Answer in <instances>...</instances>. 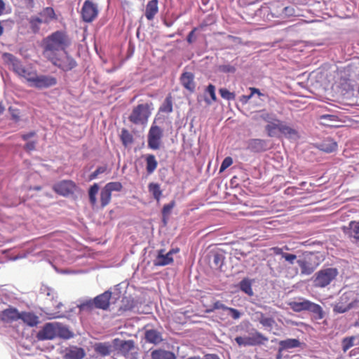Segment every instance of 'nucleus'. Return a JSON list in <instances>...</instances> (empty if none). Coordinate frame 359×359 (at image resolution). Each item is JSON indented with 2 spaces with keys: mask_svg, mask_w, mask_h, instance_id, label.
Wrapping results in <instances>:
<instances>
[{
  "mask_svg": "<svg viewBox=\"0 0 359 359\" xmlns=\"http://www.w3.org/2000/svg\"><path fill=\"white\" fill-rule=\"evenodd\" d=\"M71 45V40L65 31L57 30L46 37L41 42L43 53L65 52Z\"/></svg>",
  "mask_w": 359,
  "mask_h": 359,
  "instance_id": "1",
  "label": "nucleus"
},
{
  "mask_svg": "<svg viewBox=\"0 0 359 359\" xmlns=\"http://www.w3.org/2000/svg\"><path fill=\"white\" fill-rule=\"evenodd\" d=\"M322 261L318 252L305 251L298 256L297 263L302 276L311 275Z\"/></svg>",
  "mask_w": 359,
  "mask_h": 359,
  "instance_id": "2",
  "label": "nucleus"
},
{
  "mask_svg": "<svg viewBox=\"0 0 359 359\" xmlns=\"http://www.w3.org/2000/svg\"><path fill=\"white\" fill-rule=\"evenodd\" d=\"M338 274V269L335 267L323 268L312 277L313 285L316 287L324 288L329 285Z\"/></svg>",
  "mask_w": 359,
  "mask_h": 359,
  "instance_id": "3",
  "label": "nucleus"
},
{
  "mask_svg": "<svg viewBox=\"0 0 359 359\" xmlns=\"http://www.w3.org/2000/svg\"><path fill=\"white\" fill-rule=\"evenodd\" d=\"M152 102L139 104L135 107L128 116V120L135 125H143L147 123L153 109Z\"/></svg>",
  "mask_w": 359,
  "mask_h": 359,
  "instance_id": "4",
  "label": "nucleus"
},
{
  "mask_svg": "<svg viewBox=\"0 0 359 359\" xmlns=\"http://www.w3.org/2000/svg\"><path fill=\"white\" fill-rule=\"evenodd\" d=\"M30 86L39 90L47 89L57 85L56 77L49 74H37L35 72L34 76L27 77Z\"/></svg>",
  "mask_w": 359,
  "mask_h": 359,
  "instance_id": "5",
  "label": "nucleus"
},
{
  "mask_svg": "<svg viewBox=\"0 0 359 359\" xmlns=\"http://www.w3.org/2000/svg\"><path fill=\"white\" fill-rule=\"evenodd\" d=\"M259 118L267 124L264 126V130L269 137L276 136L275 129L276 126L280 121L277 115L273 112H269L265 109L259 111Z\"/></svg>",
  "mask_w": 359,
  "mask_h": 359,
  "instance_id": "6",
  "label": "nucleus"
},
{
  "mask_svg": "<svg viewBox=\"0 0 359 359\" xmlns=\"http://www.w3.org/2000/svg\"><path fill=\"white\" fill-rule=\"evenodd\" d=\"M163 136V129L155 124L151 126L147 135V147L152 150L159 149Z\"/></svg>",
  "mask_w": 359,
  "mask_h": 359,
  "instance_id": "7",
  "label": "nucleus"
},
{
  "mask_svg": "<svg viewBox=\"0 0 359 359\" xmlns=\"http://www.w3.org/2000/svg\"><path fill=\"white\" fill-rule=\"evenodd\" d=\"M2 58L6 64L11 66V69L13 72L27 81L28 76H25L26 67L23 65L20 59L10 53H4Z\"/></svg>",
  "mask_w": 359,
  "mask_h": 359,
  "instance_id": "8",
  "label": "nucleus"
},
{
  "mask_svg": "<svg viewBox=\"0 0 359 359\" xmlns=\"http://www.w3.org/2000/svg\"><path fill=\"white\" fill-rule=\"evenodd\" d=\"M76 188V184L72 180H63L53 186V190L58 195L68 197L72 195Z\"/></svg>",
  "mask_w": 359,
  "mask_h": 359,
  "instance_id": "9",
  "label": "nucleus"
},
{
  "mask_svg": "<svg viewBox=\"0 0 359 359\" xmlns=\"http://www.w3.org/2000/svg\"><path fill=\"white\" fill-rule=\"evenodd\" d=\"M57 322L46 323L37 332L36 338L39 341L53 340L57 338L56 326Z\"/></svg>",
  "mask_w": 359,
  "mask_h": 359,
  "instance_id": "10",
  "label": "nucleus"
},
{
  "mask_svg": "<svg viewBox=\"0 0 359 359\" xmlns=\"http://www.w3.org/2000/svg\"><path fill=\"white\" fill-rule=\"evenodd\" d=\"M81 17L84 22H91L98 15L97 4L90 0H86L81 8Z\"/></svg>",
  "mask_w": 359,
  "mask_h": 359,
  "instance_id": "11",
  "label": "nucleus"
},
{
  "mask_svg": "<svg viewBox=\"0 0 359 359\" xmlns=\"http://www.w3.org/2000/svg\"><path fill=\"white\" fill-rule=\"evenodd\" d=\"M269 143V141L267 140L259 138L250 139L247 142L246 149L252 153H263L270 149Z\"/></svg>",
  "mask_w": 359,
  "mask_h": 359,
  "instance_id": "12",
  "label": "nucleus"
},
{
  "mask_svg": "<svg viewBox=\"0 0 359 359\" xmlns=\"http://www.w3.org/2000/svg\"><path fill=\"white\" fill-rule=\"evenodd\" d=\"M275 134L274 137H278L279 134L290 140H296L299 137L298 131L281 120L276 127Z\"/></svg>",
  "mask_w": 359,
  "mask_h": 359,
  "instance_id": "13",
  "label": "nucleus"
},
{
  "mask_svg": "<svg viewBox=\"0 0 359 359\" xmlns=\"http://www.w3.org/2000/svg\"><path fill=\"white\" fill-rule=\"evenodd\" d=\"M114 351L126 355L128 353L135 347V342L132 339L123 340L119 338H115L112 340Z\"/></svg>",
  "mask_w": 359,
  "mask_h": 359,
  "instance_id": "14",
  "label": "nucleus"
},
{
  "mask_svg": "<svg viewBox=\"0 0 359 359\" xmlns=\"http://www.w3.org/2000/svg\"><path fill=\"white\" fill-rule=\"evenodd\" d=\"M343 232L346 235L351 242L359 244V220H353L348 223V226L343 227Z\"/></svg>",
  "mask_w": 359,
  "mask_h": 359,
  "instance_id": "15",
  "label": "nucleus"
},
{
  "mask_svg": "<svg viewBox=\"0 0 359 359\" xmlns=\"http://www.w3.org/2000/svg\"><path fill=\"white\" fill-rule=\"evenodd\" d=\"M20 313L17 308L9 306L1 311L0 319L7 323L18 321L20 318Z\"/></svg>",
  "mask_w": 359,
  "mask_h": 359,
  "instance_id": "16",
  "label": "nucleus"
},
{
  "mask_svg": "<svg viewBox=\"0 0 359 359\" xmlns=\"http://www.w3.org/2000/svg\"><path fill=\"white\" fill-rule=\"evenodd\" d=\"M315 147L318 149L330 154L337 150V142L331 137H326L318 142L315 143Z\"/></svg>",
  "mask_w": 359,
  "mask_h": 359,
  "instance_id": "17",
  "label": "nucleus"
},
{
  "mask_svg": "<svg viewBox=\"0 0 359 359\" xmlns=\"http://www.w3.org/2000/svg\"><path fill=\"white\" fill-rule=\"evenodd\" d=\"M110 297L111 294L109 293V290H106L103 293L94 297L93 304L95 306V309H102L103 311L108 310L110 304H111Z\"/></svg>",
  "mask_w": 359,
  "mask_h": 359,
  "instance_id": "18",
  "label": "nucleus"
},
{
  "mask_svg": "<svg viewBox=\"0 0 359 359\" xmlns=\"http://www.w3.org/2000/svg\"><path fill=\"white\" fill-rule=\"evenodd\" d=\"M63 53L65 56L62 57L61 62L58 65V69L65 72H68L76 67L78 64L67 50Z\"/></svg>",
  "mask_w": 359,
  "mask_h": 359,
  "instance_id": "19",
  "label": "nucleus"
},
{
  "mask_svg": "<svg viewBox=\"0 0 359 359\" xmlns=\"http://www.w3.org/2000/svg\"><path fill=\"white\" fill-rule=\"evenodd\" d=\"M85 356L86 351L83 348L72 346L66 348L63 359H83Z\"/></svg>",
  "mask_w": 359,
  "mask_h": 359,
  "instance_id": "20",
  "label": "nucleus"
},
{
  "mask_svg": "<svg viewBox=\"0 0 359 359\" xmlns=\"http://www.w3.org/2000/svg\"><path fill=\"white\" fill-rule=\"evenodd\" d=\"M180 83L182 86L190 93H194L196 89L194 75L189 72H184L180 76Z\"/></svg>",
  "mask_w": 359,
  "mask_h": 359,
  "instance_id": "21",
  "label": "nucleus"
},
{
  "mask_svg": "<svg viewBox=\"0 0 359 359\" xmlns=\"http://www.w3.org/2000/svg\"><path fill=\"white\" fill-rule=\"evenodd\" d=\"M288 247L287 245H285L282 248L279 247H274L272 248V250L276 255H280L283 259H285V262H287L290 264H294L295 261L297 262V259H298L299 255H296L293 253H288L285 252V250H288Z\"/></svg>",
  "mask_w": 359,
  "mask_h": 359,
  "instance_id": "22",
  "label": "nucleus"
},
{
  "mask_svg": "<svg viewBox=\"0 0 359 359\" xmlns=\"http://www.w3.org/2000/svg\"><path fill=\"white\" fill-rule=\"evenodd\" d=\"M173 257L170 254L165 253L164 249H160L157 251V255L153 263L156 266H164L173 262Z\"/></svg>",
  "mask_w": 359,
  "mask_h": 359,
  "instance_id": "23",
  "label": "nucleus"
},
{
  "mask_svg": "<svg viewBox=\"0 0 359 359\" xmlns=\"http://www.w3.org/2000/svg\"><path fill=\"white\" fill-rule=\"evenodd\" d=\"M277 8H280L279 11H273V15L276 18H285L291 16H294L295 8L292 6H285L282 3L278 2L276 4Z\"/></svg>",
  "mask_w": 359,
  "mask_h": 359,
  "instance_id": "24",
  "label": "nucleus"
},
{
  "mask_svg": "<svg viewBox=\"0 0 359 359\" xmlns=\"http://www.w3.org/2000/svg\"><path fill=\"white\" fill-rule=\"evenodd\" d=\"M210 266L212 269L222 271L225 256L222 252H213L210 255Z\"/></svg>",
  "mask_w": 359,
  "mask_h": 359,
  "instance_id": "25",
  "label": "nucleus"
},
{
  "mask_svg": "<svg viewBox=\"0 0 359 359\" xmlns=\"http://www.w3.org/2000/svg\"><path fill=\"white\" fill-rule=\"evenodd\" d=\"M138 300L131 296H124L121 299V309L123 311H131L133 312H140Z\"/></svg>",
  "mask_w": 359,
  "mask_h": 359,
  "instance_id": "26",
  "label": "nucleus"
},
{
  "mask_svg": "<svg viewBox=\"0 0 359 359\" xmlns=\"http://www.w3.org/2000/svg\"><path fill=\"white\" fill-rule=\"evenodd\" d=\"M93 349L101 357L108 356L114 351L112 342H97L94 344Z\"/></svg>",
  "mask_w": 359,
  "mask_h": 359,
  "instance_id": "27",
  "label": "nucleus"
},
{
  "mask_svg": "<svg viewBox=\"0 0 359 359\" xmlns=\"http://www.w3.org/2000/svg\"><path fill=\"white\" fill-rule=\"evenodd\" d=\"M254 282V279L245 277L238 283L237 287L238 290L245 294L249 297H252L254 295L252 290V284Z\"/></svg>",
  "mask_w": 359,
  "mask_h": 359,
  "instance_id": "28",
  "label": "nucleus"
},
{
  "mask_svg": "<svg viewBox=\"0 0 359 359\" xmlns=\"http://www.w3.org/2000/svg\"><path fill=\"white\" fill-rule=\"evenodd\" d=\"M144 339L147 342L158 344L163 341L161 333L156 329L147 330L144 332Z\"/></svg>",
  "mask_w": 359,
  "mask_h": 359,
  "instance_id": "29",
  "label": "nucleus"
},
{
  "mask_svg": "<svg viewBox=\"0 0 359 359\" xmlns=\"http://www.w3.org/2000/svg\"><path fill=\"white\" fill-rule=\"evenodd\" d=\"M40 295L46 296L47 299L53 302V306H55L57 309H59L61 306H62V304L61 302H58L56 305H55V302H56V299L57 298V294L53 289L47 286H42L40 289Z\"/></svg>",
  "mask_w": 359,
  "mask_h": 359,
  "instance_id": "30",
  "label": "nucleus"
},
{
  "mask_svg": "<svg viewBox=\"0 0 359 359\" xmlns=\"http://www.w3.org/2000/svg\"><path fill=\"white\" fill-rule=\"evenodd\" d=\"M278 346L285 351H289L291 349L301 347L302 342L297 338H287L285 339L280 340L278 342Z\"/></svg>",
  "mask_w": 359,
  "mask_h": 359,
  "instance_id": "31",
  "label": "nucleus"
},
{
  "mask_svg": "<svg viewBox=\"0 0 359 359\" xmlns=\"http://www.w3.org/2000/svg\"><path fill=\"white\" fill-rule=\"evenodd\" d=\"M339 302L343 305L348 306L351 304L353 308L357 306L359 303V300L356 298L355 294L352 291L344 292L339 299Z\"/></svg>",
  "mask_w": 359,
  "mask_h": 359,
  "instance_id": "32",
  "label": "nucleus"
},
{
  "mask_svg": "<svg viewBox=\"0 0 359 359\" xmlns=\"http://www.w3.org/2000/svg\"><path fill=\"white\" fill-rule=\"evenodd\" d=\"M20 320L29 327H35L39 323V317L32 312L21 311Z\"/></svg>",
  "mask_w": 359,
  "mask_h": 359,
  "instance_id": "33",
  "label": "nucleus"
},
{
  "mask_svg": "<svg viewBox=\"0 0 359 359\" xmlns=\"http://www.w3.org/2000/svg\"><path fill=\"white\" fill-rule=\"evenodd\" d=\"M158 0H150L146 5L144 15L148 20H152L158 12Z\"/></svg>",
  "mask_w": 359,
  "mask_h": 359,
  "instance_id": "34",
  "label": "nucleus"
},
{
  "mask_svg": "<svg viewBox=\"0 0 359 359\" xmlns=\"http://www.w3.org/2000/svg\"><path fill=\"white\" fill-rule=\"evenodd\" d=\"M307 311L311 312L316 320H322L325 317V312L322 306L309 300L307 306Z\"/></svg>",
  "mask_w": 359,
  "mask_h": 359,
  "instance_id": "35",
  "label": "nucleus"
},
{
  "mask_svg": "<svg viewBox=\"0 0 359 359\" xmlns=\"http://www.w3.org/2000/svg\"><path fill=\"white\" fill-rule=\"evenodd\" d=\"M152 359H177L176 355L170 351L162 348L154 350L151 353Z\"/></svg>",
  "mask_w": 359,
  "mask_h": 359,
  "instance_id": "36",
  "label": "nucleus"
},
{
  "mask_svg": "<svg viewBox=\"0 0 359 359\" xmlns=\"http://www.w3.org/2000/svg\"><path fill=\"white\" fill-rule=\"evenodd\" d=\"M146 163V171L148 175L152 174L158 166V161L154 154H148L144 156Z\"/></svg>",
  "mask_w": 359,
  "mask_h": 359,
  "instance_id": "37",
  "label": "nucleus"
},
{
  "mask_svg": "<svg viewBox=\"0 0 359 359\" xmlns=\"http://www.w3.org/2000/svg\"><path fill=\"white\" fill-rule=\"evenodd\" d=\"M56 332H57V337L64 339H69L74 337V334L69 329L62 324L57 322V325L56 326Z\"/></svg>",
  "mask_w": 359,
  "mask_h": 359,
  "instance_id": "38",
  "label": "nucleus"
},
{
  "mask_svg": "<svg viewBox=\"0 0 359 359\" xmlns=\"http://www.w3.org/2000/svg\"><path fill=\"white\" fill-rule=\"evenodd\" d=\"M251 339L252 346L264 345L269 340L267 337L257 330H255V332L251 334Z\"/></svg>",
  "mask_w": 359,
  "mask_h": 359,
  "instance_id": "39",
  "label": "nucleus"
},
{
  "mask_svg": "<svg viewBox=\"0 0 359 359\" xmlns=\"http://www.w3.org/2000/svg\"><path fill=\"white\" fill-rule=\"evenodd\" d=\"M321 123L328 127H334V123L339 121V118L335 114H325L319 116Z\"/></svg>",
  "mask_w": 359,
  "mask_h": 359,
  "instance_id": "40",
  "label": "nucleus"
},
{
  "mask_svg": "<svg viewBox=\"0 0 359 359\" xmlns=\"http://www.w3.org/2000/svg\"><path fill=\"white\" fill-rule=\"evenodd\" d=\"M123 287L121 284H118L109 290L111 294L110 300L111 304H116L118 300L123 297Z\"/></svg>",
  "mask_w": 359,
  "mask_h": 359,
  "instance_id": "41",
  "label": "nucleus"
},
{
  "mask_svg": "<svg viewBox=\"0 0 359 359\" xmlns=\"http://www.w3.org/2000/svg\"><path fill=\"white\" fill-rule=\"evenodd\" d=\"M148 190L156 201H160L162 196V190L161 189L159 184L156 182H150L148 185Z\"/></svg>",
  "mask_w": 359,
  "mask_h": 359,
  "instance_id": "42",
  "label": "nucleus"
},
{
  "mask_svg": "<svg viewBox=\"0 0 359 359\" xmlns=\"http://www.w3.org/2000/svg\"><path fill=\"white\" fill-rule=\"evenodd\" d=\"M40 15L44 18L43 22L48 23L52 20H56L57 17L52 7H46L41 12Z\"/></svg>",
  "mask_w": 359,
  "mask_h": 359,
  "instance_id": "43",
  "label": "nucleus"
},
{
  "mask_svg": "<svg viewBox=\"0 0 359 359\" xmlns=\"http://www.w3.org/2000/svg\"><path fill=\"white\" fill-rule=\"evenodd\" d=\"M93 302V298L79 299L77 306L80 311H90L93 309H95V306H94Z\"/></svg>",
  "mask_w": 359,
  "mask_h": 359,
  "instance_id": "44",
  "label": "nucleus"
},
{
  "mask_svg": "<svg viewBox=\"0 0 359 359\" xmlns=\"http://www.w3.org/2000/svg\"><path fill=\"white\" fill-rule=\"evenodd\" d=\"M309 300L303 299L302 302H291L289 303L290 309L294 312L307 311Z\"/></svg>",
  "mask_w": 359,
  "mask_h": 359,
  "instance_id": "45",
  "label": "nucleus"
},
{
  "mask_svg": "<svg viewBox=\"0 0 359 359\" xmlns=\"http://www.w3.org/2000/svg\"><path fill=\"white\" fill-rule=\"evenodd\" d=\"M43 22L41 18L38 16H32L29 19V27L34 34H36L40 30V25Z\"/></svg>",
  "mask_w": 359,
  "mask_h": 359,
  "instance_id": "46",
  "label": "nucleus"
},
{
  "mask_svg": "<svg viewBox=\"0 0 359 359\" xmlns=\"http://www.w3.org/2000/svg\"><path fill=\"white\" fill-rule=\"evenodd\" d=\"M120 139L122 144L124 147H128L129 144H132L134 141L133 135L130 133V132L126 128H122Z\"/></svg>",
  "mask_w": 359,
  "mask_h": 359,
  "instance_id": "47",
  "label": "nucleus"
},
{
  "mask_svg": "<svg viewBox=\"0 0 359 359\" xmlns=\"http://www.w3.org/2000/svg\"><path fill=\"white\" fill-rule=\"evenodd\" d=\"M111 193L104 187L100 191V203L101 208H104L107 206L111 201Z\"/></svg>",
  "mask_w": 359,
  "mask_h": 359,
  "instance_id": "48",
  "label": "nucleus"
},
{
  "mask_svg": "<svg viewBox=\"0 0 359 359\" xmlns=\"http://www.w3.org/2000/svg\"><path fill=\"white\" fill-rule=\"evenodd\" d=\"M173 110L172 101L170 95L167 96L159 108V111L164 113H171Z\"/></svg>",
  "mask_w": 359,
  "mask_h": 359,
  "instance_id": "49",
  "label": "nucleus"
},
{
  "mask_svg": "<svg viewBox=\"0 0 359 359\" xmlns=\"http://www.w3.org/2000/svg\"><path fill=\"white\" fill-rule=\"evenodd\" d=\"M260 324L264 328L265 330L271 332L273 327L276 325V320L272 316H266Z\"/></svg>",
  "mask_w": 359,
  "mask_h": 359,
  "instance_id": "50",
  "label": "nucleus"
},
{
  "mask_svg": "<svg viewBox=\"0 0 359 359\" xmlns=\"http://www.w3.org/2000/svg\"><path fill=\"white\" fill-rule=\"evenodd\" d=\"M108 170L107 164L98 166L95 171L91 172L88 176V181H92L97 178L98 175L106 172Z\"/></svg>",
  "mask_w": 359,
  "mask_h": 359,
  "instance_id": "51",
  "label": "nucleus"
},
{
  "mask_svg": "<svg viewBox=\"0 0 359 359\" xmlns=\"http://www.w3.org/2000/svg\"><path fill=\"white\" fill-rule=\"evenodd\" d=\"M355 337L354 336L346 337L341 341L342 351L345 353L354 345Z\"/></svg>",
  "mask_w": 359,
  "mask_h": 359,
  "instance_id": "52",
  "label": "nucleus"
},
{
  "mask_svg": "<svg viewBox=\"0 0 359 359\" xmlns=\"http://www.w3.org/2000/svg\"><path fill=\"white\" fill-rule=\"evenodd\" d=\"M218 70H219V72H220L222 73L234 74L236 72L237 68L235 65L226 63V64L220 65L218 67Z\"/></svg>",
  "mask_w": 359,
  "mask_h": 359,
  "instance_id": "53",
  "label": "nucleus"
},
{
  "mask_svg": "<svg viewBox=\"0 0 359 359\" xmlns=\"http://www.w3.org/2000/svg\"><path fill=\"white\" fill-rule=\"evenodd\" d=\"M219 93L223 99L226 100L228 101L234 100L236 98L235 93L229 91L226 88H220L219 89Z\"/></svg>",
  "mask_w": 359,
  "mask_h": 359,
  "instance_id": "54",
  "label": "nucleus"
},
{
  "mask_svg": "<svg viewBox=\"0 0 359 359\" xmlns=\"http://www.w3.org/2000/svg\"><path fill=\"white\" fill-rule=\"evenodd\" d=\"M234 340L239 346H252L251 336H237Z\"/></svg>",
  "mask_w": 359,
  "mask_h": 359,
  "instance_id": "55",
  "label": "nucleus"
},
{
  "mask_svg": "<svg viewBox=\"0 0 359 359\" xmlns=\"http://www.w3.org/2000/svg\"><path fill=\"white\" fill-rule=\"evenodd\" d=\"M278 2H274L273 4H272L271 5V6H262L260 11L263 12L264 14H266L267 13V16H266L267 18H269V15H271L272 18H276L273 15V11H279L280 12V8H277V7L276 6V4Z\"/></svg>",
  "mask_w": 359,
  "mask_h": 359,
  "instance_id": "56",
  "label": "nucleus"
},
{
  "mask_svg": "<svg viewBox=\"0 0 359 359\" xmlns=\"http://www.w3.org/2000/svg\"><path fill=\"white\" fill-rule=\"evenodd\" d=\"M353 309V306L349 304L348 306L341 304L339 302L334 306L333 312L335 313H344Z\"/></svg>",
  "mask_w": 359,
  "mask_h": 359,
  "instance_id": "57",
  "label": "nucleus"
},
{
  "mask_svg": "<svg viewBox=\"0 0 359 359\" xmlns=\"http://www.w3.org/2000/svg\"><path fill=\"white\" fill-rule=\"evenodd\" d=\"M107 188L111 193L112 191H121L123 189V185L120 182H111L105 184Z\"/></svg>",
  "mask_w": 359,
  "mask_h": 359,
  "instance_id": "58",
  "label": "nucleus"
},
{
  "mask_svg": "<svg viewBox=\"0 0 359 359\" xmlns=\"http://www.w3.org/2000/svg\"><path fill=\"white\" fill-rule=\"evenodd\" d=\"M44 54L47 55V58L51 62V64L58 68V65L61 62L62 57H57L55 53Z\"/></svg>",
  "mask_w": 359,
  "mask_h": 359,
  "instance_id": "59",
  "label": "nucleus"
},
{
  "mask_svg": "<svg viewBox=\"0 0 359 359\" xmlns=\"http://www.w3.org/2000/svg\"><path fill=\"white\" fill-rule=\"evenodd\" d=\"M9 114L11 116L12 120H13L15 122H18L20 120V110L17 108H14L13 107H9L8 108Z\"/></svg>",
  "mask_w": 359,
  "mask_h": 359,
  "instance_id": "60",
  "label": "nucleus"
},
{
  "mask_svg": "<svg viewBox=\"0 0 359 359\" xmlns=\"http://www.w3.org/2000/svg\"><path fill=\"white\" fill-rule=\"evenodd\" d=\"M233 163V159L230 156H226L224 158L222 161L220 168H219V172H222L224 171L226 168H228L230 165H231Z\"/></svg>",
  "mask_w": 359,
  "mask_h": 359,
  "instance_id": "61",
  "label": "nucleus"
},
{
  "mask_svg": "<svg viewBox=\"0 0 359 359\" xmlns=\"http://www.w3.org/2000/svg\"><path fill=\"white\" fill-rule=\"evenodd\" d=\"M175 205V201L174 200L171 201L169 203H166L163 206V208L161 210V213L163 215H169L172 209Z\"/></svg>",
  "mask_w": 359,
  "mask_h": 359,
  "instance_id": "62",
  "label": "nucleus"
},
{
  "mask_svg": "<svg viewBox=\"0 0 359 359\" xmlns=\"http://www.w3.org/2000/svg\"><path fill=\"white\" fill-rule=\"evenodd\" d=\"M205 92L210 96L212 101L215 102L217 100L215 86L213 84L209 83L206 87Z\"/></svg>",
  "mask_w": 359,
  "mask_h": 359,
  "instance_id": "63",
  "label": "nucleus"
},
{
  "mask_svg": "<svg viewBox=\"0 0 359 359\" xmlns=\"http://www.w3.org/2000/svg\"><path fill=\"white\" fill-rule=\"evenodd\" d=\"M36 144L37 141L36 140L27 141V143L24 145L23 149L27 152H31L36 149Z\"/></svg>",
  "mask_w": 359,
  "mask_h": 359,
  "instance_id": "64",
  "label": "nucleus"
}]
</instances>
